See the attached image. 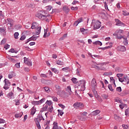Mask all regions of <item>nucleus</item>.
Instances as JSON below:
<instances>
[{"label": "nucleus", "mask_w": 129, "mask_h": 129, "mask_svg": "<svg viewBox=\"0 0 129 129\" xmlns=\"http://www.w3.org/2000/svg\"><path fill=\"white\" fill-rule=\"evenodd\" d=\"M43 11H41L40 12H38L35 16L38 19L42 20V21H45L46 22H49V21H51V16L47 15L45 16L43 15Z\"/></svg>", "instance_id": "nucleus-1"}, {"label": "nucleus", "mask_w": 129, "mask_h": 129, "mask_svg": "<svg viewBox=\"0 0 129 129\" xmlns=\"http://www.w3.org/2000/svg\"><path fill=\"white\" fill-rule=\"evenodd\" d=\"M86 85V81L84 80H82L78 81V84L79 86H81V91H84L85 90V85Z\"/></svg>", "instance_id": "nucleus-2"}, {"label": "nucleus", "mask_w": 129, "mask_h": 129, "mask_svg": "<svg viewBox=\"0 0 129 129\" xmlns=\"http://www.w3.org/2000/svg\"><path fill=\"white\" fill-rule=\"evenodd\" d=\"M92 26H93L94 30H97L101 27V23L97 20H94L92 21Z\"/></svg>", "instance_id": "nucleus-3"}, {"label": "nucleus", "mask_w": 129, "mask_h": 129, "mask_svg": "<svg viewBox=\"0 0 129 129\" xmlns=\"http://www.w3.org/2000/svg\"><path fill=\"white\" fill-rule=\"evenodd\" d=\"M5 85L4 86V88L5 90H8L9 88H10V86H11V83L9 80L5 79L4 80Z\"/></svg>", "instance_id": "nucleus-4"}, {"label": "nucleus", "mask_w": 129, "mask_h": 129, "mask_svg": "<svg viewBox=\"0 0 129 129\" xmlns=\"http://www.w3.org/2000/svg\"><path fill=\"white\" fill-rule=\"evenodd\" d=\"M43 102H45V98H42L38 101H32L31 103L33 105H40V104H42V103H43Z\"/></svg>", "instance_id": "nucleus-5"}, {"label": "nucleus", "mask_w": 129, "mask_h": 129, "mask_svg": "<svg viewBox=\"0 0 129 129\" xmlns=\"http://www.w3.org/2000/svg\"><path fill=\"white\" fill-rule=\"evenodd\" d=\"M73 106L74 108H76V109H77L79 108H82V107L84 106V105H83V103L81 102H76L74 104Z\"/></svg>", "instance_id": "nucleus-6"}, {"label": "nucleus", "mask_w": 129, "mask_h": 129, "mask_svg": "<svg viewBox=\"0 0 129 129\" xmlns=\"http://www.w3.org/2000/svg\"><path fill=\"white\" fill-rule=\"evenodd\" d=\"M127 80H128V79L127 78V76H124L123 78H119V81L120 82H121L124 85H126V82H127Z\"/></svg>", "instance_id": "nucleus-7"}, {"label": "nucleus", "mask_w": 129, "mask_h": 129, "mask_svg": "<svg viewBox=\"0 0 129 129\" xmlns=\"http://www.w3.org/2000/svg\"><path fill=\"white\" fill-rule=\"evenodd\" d=\"M24 62L25 64H27L29 67H31L32 65V61L30 59H28L26 57H24Z\"/></svg>", "instance_id": "nucleus-8"}, {"label": "nucleus", "mask_w": 129, "mask_h": 129, "mask_svg": "<svg viewBox=\"0 0 129 129\" xmlns=\"http://www.w3.org/2000/svg\"><path fill=\"white\" fill-rule=\"evenodd\" d=\"M66 91L67 94V96L72 95V93H73V92L71 90V86H70L67 87V88L66 89Z\"/></svg>", "instance_id": "nucleus-9"}, {"label": "nucleus", "mask_w": 129, "mask_h": 129, "mask_svg": "<svg viewBox=\"0 0 129 129\" xmlns=\"http://www.w3.org/2000/svg\"><path fill=\"white\" fill-rule=\"evenodd\" d=\"M106 45H109L105 47H100L99 49H101V50H107V49H110V48H112V43L111 42H107L106 43Z\"/></svg>", "instance_id": "nucleus-10"}, {"label": "nucleus", "mask_w": 129, "mask_h": 129, "mask_svg": "<svg viewBox=\"0 0 129 129\" xmlns=\"http://www.w3.org/2000/svg\"><path fill=\"white\" fill-rule=\"evenodd\" d=\"M115 22L116 23V26H119L120 27H124L125 26V24L122 23V22L118 19H115Z\"/></svg>", "instance_id": "nucleus-11"}, {"label": "nucleus", "mask_w": 129, "mask_h": 129, "mask_svg": "<svg viewBox=\"0 0 129 129\" xmlns=\"http://www.w3.org/2000/svg\"><path fill=\"white\" fill-rule=\"evenodd\" d=\"M41 29H42V27L41 26L38 27L37 28H35V32L33 33V34L37 36V35H40L41 33Z\"/></svg>", "instance_id": "nucleus-12"}, {"label": "nucleus", "mask_w": 129, "mask_h": 129, "mask_svg": "<svg viewBox=\"0 0 129 129\" xmlns=\"http://www.w3.org/2000/svg\"><path fill=\"white\" fill-rule=\"evenodd\" d=\"M7 97L10 99H15V95L13 92H10L7 94Z\"/></svg>", "instance_id": "nucleus-13"}, {"label": "nucleus", "mask_w": 129, "mask_h": 129, "mask_svg": "<svg viewBox=\"0 0 129 129\" xmlns=\"http://www.w3.org/2000/svg\"><path fill=\"white\" fill-rule=\"evenodd\" d=\"M39 27H41L39 25V23H37V22H33L32 24V26H31V29H37V28H39Z\"/></svg>", "instance_id": "nucleus-14"}, {"label": "nucleus", "mask_w": 129, "mask_h": 129, "mask_svg": "<svg viewBox=\"0 0 129 129\" xmlns=\"http://www.w3.org/2000/svg\"><path fill=\"white\" fill-rule=\"evenodd\" d=\"M117 50L120 51L121 52H124L126 50L125 46L120 45L117 47Z\"/></svg>", "instance_id": "nucleus-15"}, {"label": "nucleus", "mask_w": 129, "mask_h": 129, "mask_svg": "<svg viewBox=\"0 0 129 129\" xmlns=\"http://www.w3.org/2000/svg\"><path fill=\"white\" fill-rule=\"evenodd\" d=\"M53 126L52 129H63L61 126L58 127V123L56 122H53Z\"/></svg>", "instance_id": "nucleus-16"}, {"label": "nucleus", "mask_w": 129, "mask_h": 129, "mask_svg": "<svg viewBox=\"0 0 129 129\" xmlns=\"http://www.w3.org/2000/svg\"><path fill=\"white\" fill-rule=\"evenodd\" d=\"M80 31L83 35H86L88 33V29H84V28H80Z\"/></svg>", "instance_id": "nucleus-17"}, {"label": "nucleus", "mask_w": 129, "mask_h": 129, "mask_svg": "<svg viewBox=\"0 0 129 129\" xmlns=\"http://www.w3.org/2000/svg\"><path fill=\"white\" fill-rule=\"evenodd\" d=\"M6 31L7 29L5 27L0 28V34H3L4 36H6V34L7 33Z\"/></svg>", "instance_id": "nucleus-18"}, {"label": "nucleus", "mask_w": 129, "mask_h": 129, "mask_svg": "<svg viewBox=\"0 0 129 129\" xmlns=\"http://www.w3.org/2000/svg\"><path fill=\"white\" fill-rule=\"evenodd\" d=\"M91 85L92 86V87H93L94 88H96V80H95V79H93L92 81H91Z\"/></svg>", "instance_id": "nucleus-19"}, {"label": "nucleus", "mask_w": 129, "mask_h": 129, "mask_svg": "<svg viewBox=\"0 0 129 129\" xmlns=\"http://www.w3.org/2000/svg\"><path fill=\"white\" fill-rule=\"evenodd\" d=\"M34 120L37 128L41 129V125H40V121H39V119H35Z\"/></svg>", "instance_id": "nucleus-20"}, {"label": "nucleus", "mask_w": 129, "mask_h": 129, "mask_svg": "<svg viewBox=\"0 0 129 129\" xmlns=\"http://www.w3.org/2000/svg\"><path fill=\"white\" fill-rule=\"evenodd\" d=\"M81 22H82V18H79L77 21L75 22L74 26L75 27H77L78 24H80V23H81Z\"/></svg>", "instance_id": "nucleus-21"}, {"label": "nucleus", "mask_w": 129, "mask_h": 129, "mask_svg": "<svg viewBox=\"0 0 129 129\" xmlns=\"http://www.w3.org/2000/svg\"><path fill=\"white\" fill-rule=\"evenodd\" d=\"M16 76V74L14 72H11L8 75V78L9 79H12L13 77H15Z\"/></svg>", "instance_id": "nucleus-22"}, {"label": "nucleus", "mask_w": 129, "mask_h": 129, "mask_svg": "<svg viewBox=\"0 0 129 129\" xmlns=\"http://www.w3.org/2000/svg\"><path fill=\"white\" fill-rule=\"evenodd\" d=\"M7 21L8 25H10V27H13L14 21L10 18L7 19Z\"/></svg>", "instance_id": "nucleus-23"}, {"label": "nucleus", "mask_w": 129, "mask_h": 129, "mask_svg": "<svg viewBox=\"0 0 129 129\" xmlns=\"http://www.w3.org/2000/svg\"><path fill=\"white\" fill-rule=\"evenodd\" d=\"M99 113H100V110H96L95 111H93L92 112V115H93L94 116H95L97 115V114H99Z\"/></svg>", "instance_id": "nucleus-24"}, {"label": "nucleus", "mask_w": 129, "mask_h": 129, "mask_svg": "<svg viewBox=\"0 0 129 129\" xmlns=\"http://www.w3.org/2000/svg\"><path fill=\"white\" fill-rule=\"evenodd\" d=\"M23 115V112H20L19 113L15 114V118H19V117H22Z\"/></svg>", "instance_id": "nucleus-25"}, {"label": "nucleus", "mask_w": 129, "mask_h": 129, "mask_svg": "<svg viewBox=\"0 0 129 129\" xmlns=\"http://www.w3.org/2000/svg\"><path fill=\"white\" fill-rule=\"evenodd\" d=\"M38 119V121H40L41 120H45V118L43 117V116L42 115H39L35 119Z\"/></svg>", "instance_id": "nucleus-26"}, {"label": "nucleus", "mask_w": 129, "mask_h": 129, "mask_svg": "<svg viewBox=\"0 0 129 129\" xmlns=\"http://www.w3.org/2000/svg\"><path fill=\"white\" fill-rule=\"evenodd\" d=\"M93 45H100V46L102 45V43L100 42V41H96L95 42H93Z\"/></svg>", "instance_id": "nucleus-27"}, {"label": "nucleus", "mask_w": 129, "mask_h": 129, "mask_svg": "<svg viewBox=\"0 0 129 129\" xmlns=\"http://www.w3.org/2000/svg\"><path fill=\"white\" fill-rule=\"evenodd\" d=\"M114 118L117 121H119V120H121V118H120V117L117 116V115H116V114H115L114 115Z\"/></svg>", "instance_id": "nucleus-28"}, {"label": "nucleus", "mask_w": 129, "mask_h": 129, "mask_svg": "<svg viewBox=\"0 0 129 129\" xmlns=\"http://www.w3.org/2000/svg\"><path fill=\"white\" fill-rule=\"evenodd\" d=\"M48 109V106L47 105H44L43 107L42 108V110H41V112H42V111H45V110H47Z\"/></svg>", "instance_id": "nucleus-29"}, {"label": "nucleus", "mask_w": 129, "mask_h": 129, "mask_svg": "<svg viewBox=\"0 0 129 129\" xmlns=\"http://www.w3.org/2000/svg\"><path fill=\"white\" fill-rule=\"evenodd\" d=\"M72 81L74 84H78V81H77V79L75 78H73L72 79Z\"/></svg>", "instance_id": "nucleus-30"}, {"label": "nucleus", "mask_w": 129, "mask_h": 129, "mask_svg": "<svg viewBox=\"0 0 129 129\" xmlns=\"http://www.w3.org/2000/svg\"><path fill=\"white\" fill-rule=\"evenodd\" d=\"M34 113H36V109L35 107H33L31 111V114L34 115Z\"/></svg>", "instance_id": "nucleus-31"}, {"label": "nucleus", "mask_w": 129, "mask_h": 129, "mask_svg": "<svg viewBox=\"0 0 129 129\" xmlns=\"http://www.w3.org/2000/svg\"><path fill=\"white\" fill-rule=\"evenodd\" d=\"M67 35H68L67 33L63 34L62 37H61L59 38V41H62V40H64V39H66V38H67Z\"/></svg>", "instance_id": "nucleus-32"}, {"label": "nucleus", "mask_w": 129, "mask_h": 129, "mask_svg": "<svg viewBox=\"0 0 129 129\" xmlns=\"http://www.w3.org/2000/svg\"><path fill=\"white\" fill-rule=\"evenodd\" d=\"M122 33H123V30H117L116 31V34H117V35H120L121 34H122Z\"/></svg>", "instance_id": "nucleus-33"}, {"label": "nucleus", "mask_w": 129, "mask_h": 129, "mask_svg": "<svg viewBox=\"0 0 129 129\" xmlns=\"http://www.w3.org/2000/svg\"><path fill=\"white\" fill-rule=\"evenodd\" d=\"M93 92L95 97H98V95L97 94V91L95 90V88L93 89Z\"/></svg>", "instance_id": "nucleus-34"}, {"label": "nucleus", "mask_w": 129, "mask_h": 129, "mask_svg": "<svg viewBox=\"0 0 129 129\" xmlns=\"http://www.w3.org/2000/svg\"><path fill=\"white\" fill-rule=\"evenodd\" d=\"M56 64L57 65H60L61 66H63V65H64V62H63V61L61 60H57L56 61Z\"/></svg>", "instance_id": "nucleus-35"}, {"label": "nucleus", "mask_w": 129, "mask_h": 129, "mask_svg": "<svg viewBox=\"0 0 129 129\" xmlns=\"http://www.w3.org/2000/svg\"><path fill=\"white\" fill-rule=\"evenodd\" d=\"M45 10H46L47 12H50V11H51V10H52V6H46V7H45Z\"/></svg>", "instance_id": "nucleus-36"}, {"label": "nucleus", "mask_w": 129, "mask_h": 129, "mask_svg": "<svg viewBox=\"0 0 129 129\" xmlns=\"http://www.w3.org/2000/svg\"><path fill=\"white\" fill-rule=\"evenodd\" d=\"M9 52L10 53H15V54H17L18 53V51L15 50L14 48H11L10 50H9Z\"/></svg>", "instance_id": "nucleus-37"}, {"label": "nucleus", "mask_w": 129, "mask_h": 129, "mask_svg": "<svg viewBox=\"0 0 129 129\" xmlns=\"http://www.w3.org/2000/svg\"><path fill=\"white\" fill-rule=\"evenodd\" d=\"M51 71H52V72L55 73V74H58V73H59V71L58 70H57V69H56V68L52 69Z\"/></svg>", "instance_id": "nucleus-38"}, {"label": "nucleus", "mask_w": 129, "mask_h": 129, "mask_svg": "<svg viewBox=\"0 0 129 129\" xmlns=\"http://www.w3.org/2000/svg\"><path fill=\"white\" fill-rule=\"evenodd\" d=\"M39 36H35V35L32 36L31 37H30V40L31 41H36L37 40V38H38Z\"/></svg>", "instance_id": "nucleus-39"}, {"label": "nucleus", "mask_w": 129, "mask_h": 129, "mask_svg": "<svg viewBox=\"0 0 129 129\" xmlns=\"http://www.w3.org/2000/svg\"><path fill=\"white\" fill-rule=\"evenodd\" d=\"M90 56L93 58V59H95V58H99L100 56L98 55L94 54L92 55L91 54H90Z\"/></svg>", "instance_id": "nucleus-40"}, {"label": "nucleus", "mask_w": 129, "mask_h": 129, "mask_svg": "<svg viewBox=\"0 0 129 129\" xmlns=\"http://www.w3.org/2000/svg\"><path fill=\"white\" fill-rule=\"evenodd\" d=\"M113 35V36H117V39H119L120 40V39L122 38V36H118V34H117V33H116V31Z\"/></svg>", "instance_id": "nucleus-41"}, {"label": "nucleus", "mask_w": 129, "mask_h": 129, "mask_svg": "<svg viewBox=\"0 0 129 129\" xmlns=\"http://www.w3.org/2000/svg\"><path fill=\"white\" fill-rule=\"evenodd\" d=\"M55 0H43L42 1L43 4H48V3H51L52 1H54Z\"/></svg>", "instance_id": "nucleus-42"}, {"label": "nucleus", "mask_w": 129, "mask_h": 129, "mask_svg": "<svg viewBox=\"0 0 129 129\" xmlns=\"http://www.w3.org/2000/svg\"><path fill=\"white\" fill-rule=\"evenodd\" d=\"M26 8H34V5L33 4H30V3H27L26 5Z\"/></svg>", "instance_id": "nucleus-43"}, {"label": "nucleus", "mask_w": 129, "mask_h": 129, "mask_svg": "<svg viewBox=\"0 0 129 129\" xmlns=\"http://www.w3.org/2000/svg\"><path fill=\"white\" fill-rule=\"evenodd\" d=\"M115 102H117L118 103H122V101L120 100V99L117 98L115 99Z\"/></svg>", "instance_id": "nucleus-44"}, {"label": "nucleus", "mask_w": 129, "mask_h": 129, "mask_svg": "<svg viewBox=\"0 0 129 129\" xmlns=\"http://www.w3.org/2000/svg\"><path fill=\"white\" fill-rule=\"evenodd\" d=\"M57 111H58V114H59V115H60V116L63 115V114L64 113V112H63V110H58Z\"/></svg>", "instance_id": "nucleus-45"}, {"label": "nucleus", "mask_w": 129, "mask_h": 129, "mask_svg": "<svg viewBox=\"0 0 129 129\" xmlns=\"http://www.w3.org/2000/svg\"><path fill=\"white\" fill-rule=\"evenodd\" d=\"M46 104H47L46 105H49L50 106V105L52 104V101L47 100L46 102Z\"/></svg>", "instance_id": "nucleus-46"}, {"label": "nucleus", "mask_w": 129, "mask_h": 129, "mask_svg": "<svg viewBox=\"0 0 129 129\" xmlns=\"http://www.w3.org/2000/svg\"><path fill=\"white\" fill-rule=\"evenodd\" d=\"M62 71H64V72H68L69 71V67H66V68H63L62 69Z\"/></svg>", "instance_id": "nucleus-47"}, {"label": "nucleus", "mask_w": 129, "mask_h": 129, "mask_svg": "<svg viewBox=\"0 0 129 129\" xmlns=\"http://www.w3.org/2000/svg\"><path fill=\"white\" fill-rule=\"evenodd\" d=\"M14 38L15 39H19V33H18V32H15L14 33Z\"/></svg>", "instance_id": "nucleus-48"}, {"label": "nucleus", "mask_w": 129, "mask_h": 129, "mask_svg": "<svg viewBox=\"0 0 129 129\" xmlns=\"http://www.w3.org/2000/svg\"><path fill=\"white\" fill-rule=\"evenodd\" d=\"M40 77H43V78H47L48 77V75H47V74H41Z\"/></svg>", "instance_id": "nucleus-49"}, {"label": "nucleus", "mask_w": 129, "mask_h": 129, "mask_svg": "<svg viewBox=\"0 0 129 129\" xmlns=\"http://www.w3.org/2000/svg\"><path fill=\"white\" fill-rule=\"evenodd\" d=\"M47 32H48V28H47L46 30H44V34L43 35V37L44 38H47V35L48 34V33H47Z\"/></svg>", "instance_id": "nucleus-50"}, {"label": "nucleus", "mask_w": 129, "mask_h": 129, "mask_svg": "<svg viewBox=\"0 0 129 129\" xmlns=\"http://www.w3.org/2000/svg\"><path fill=\"white\" fill-rule=\"evenodd\" d=\"M116 76L118 77V80H119V78H121L120 77H122V76H123V74H117Z\"/></svg>", "instance_id": "nucleus-51"}, {"label": "nucleus", "mask_w": 129, "mask_h": 129, "mask_svg": "<svg viewBox=\"0 0 129 129\" xmlns=\"http://www.w3.org/2000/svg\"><path fill=\"white\" fill-rule=\"evenodd\" d=\"M78 118H79V119H80V120H85L86 118L85 117H83V116H81V117H80V116H78Z\"/></svg>", "instance_id": "nucleus-52"}, {"label": "nucleus", "mask_w": 129, "mask_h": 129, "mask_svg": "<svg viewBox=\"0 0 129 129\" xmlns=\"http://www.w3.org/2000/svg\"><path fill=\"white\" fill-rule=\"evenodd\" d=\"M52 99L53 101H55V102H57L58 98H57V97H56L55 96H52Z\"/></svg>", "instance_id": "nucleus-53"}, {"label": "nucleus", "mask_w": 129, "mask_h": 129, "mask_svg": "<svg viewBox=\"0 0 129 129\" xmlns=\"http://www.w3.org/2000/svg\"><path fill=\"white\" fill-rule=\"evenodd\" d=\"M123 39H124V45H127V40H126V37H122Z\"/></svg>", "instance_id": "nucleus-54"}, {"label": "nucleus", "mask_w": 129, "mask_h": 129, "mask_svg": "<svg viewBox=\"0 0 129 129\" xmlns=\"http://www.w3.org/2000/svg\"><path fill=\"white\" fill-rule=\"evenodd\" d=\"M108 88L109 89V90H110V91H113V89L112 88V86L110 84H109L108 86Z\"/></svg>", "instance_id": "nucleus-55"}, {"label": "nucleus", "mask_w": 129, "mask_h": 129, "mask_svg": "<svg viewBox=\"0 0 129 129\" xmlns=\"http://www.w3.org/2000/svg\"><path fill=\"white\" fill-rule=\"evenodd\" d=\"M26 39V35H22L20 39V41H24V40H25Z\"/></svg>", "instance_id": "nucleus-56"}, {"label": "nucleus", "mask_w": 129, "mask_h": 129, "mask_svg": "<svg viewBox=\"0 0 129 129\" xmlns=\"http://www.w3.org/2000/svg\"><path fill=\"white\" fill-rule=\"evenodd\" d=\"M8 58L9 59V60H10L12 62H15V61H16V60L14 58H13L11 56L8 57Z\"/></svg>", "instance_id": "nucleus-57"}, {"label": "nucleus", "mask_w": 129, "mask_h": 129, "mask_svg": "<svg viewBox=\"0 0 129 129\" xmlns=\"http://www.w3.org/2000/svg\"><path fill=\"white\" fill-rule=\"evenodd\" d=\"M7 41V39H3L2 41H1V45H4V44H6V42Z\"/></svg>", "instance_id": "nucleus-58"}, {"label": "nucleus", "mask_w": 129, "mask_h": 129, "mask_svg": "<svg viewBox=\"0 0 129 129\" xmlns=\"http://www.w3.org/2000/svg\"><path fill=\"white\" fill-rule=\"evenodd\" d=\"M44 90L46 91V92H50V89L48 87H44Z\"/></svg>", "instance_id": "nucleus-59"}, {"label": "nucleus", "mask_w": 129, "mask_h": 129, "mask_svg": "<svg viewBox=\"0 0 129 129\" xmlns=\"http://www.w3.org/2000/svg\"><path fill=\"white\" fill-rule=\"evenodd\" d=\"M116 91H118V92H121V87H118L116 88Z\"/></svg>", "instance_id": "nucleus-60"}, {"label": "nucleus", "mask_w": 129, "mask_h": 129, "mask_svg": "<svg viewBox=\"0 0 129 129\" xmlns=\"http://www.w3.org/2000/svg\"><path fill=\"white\" fill-rule=\"evenodd\" d=\"M123 129H128L129 127L127 126V125L123 124L122 125Z\"/></svg>", "instance_id": "nucleus-61"}, {"label": "nucleus", "mask_w": 129, "mask_h": 129, "mask_svg": "<svg viewBox=\"0 0 129 129\" xmlns=\"http://www.w3.org/2000/svg\"><path fill=\"white\" fill-rule=\"evenodd\" d=\"M125 115H127L128 114H129V109H126L125 110Z\"/></svg>", "instance_id": "nucleus-62"}, {"label": "nucleus", "mask_w": 129, "mask_h": 129, "mask_svg": "<svg viewBox=\"0 0 129 129\" xmlns=\"http://www.w3.org/2000/svg\"><path fill=\"white\" fill-rule=\"evenodd\" d=\"M5 49H6V50H8V49H9V48H10V45L9 44H6L4 46Z\"/></svg>", "instance_id": "nucleus-63"}, {"label": "nucleus", "mask_w": 129, "mask_h": 129, "mask_svg": "<svg viewBox=\"0 0 129 129\" xmlns=\"http://www.w3.org/2000/svg\"><path fill=\"white\" fill-rule=\"evenodd\" d=\"M122 15H123V16H128L129 13L128 12L123 11Z\"/></svg>", "instance_id": "nucleus-64"}]
</instances>
